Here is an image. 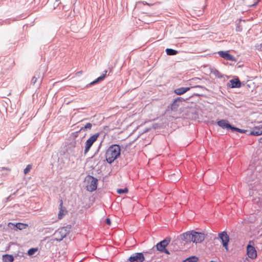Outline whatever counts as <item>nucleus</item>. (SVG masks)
<instances>
[{
  "label": "nucleus",
  "mask_w": 262,
  "mask_h": 262,
  "mask_svg": "<svg viewBox=\"0 0 262 262\" xmlns=\"http://www.w3.org/2000/svg\"><path fill=\"white\" fill-rule=\"evenodd\" d=\"M170 239L171 238L169 237H167L164 240L161 241L160 243L166 247L170 242Z\"/></svg>",
  "instance_id": "22"
},
{
  "label": "nucleus",
  "mask_w": 262,
  "mask_h": 262,
  "mask_svg": "<svg viewBox=\"0 0 262 262\" xmlns=\"http://www.w3.org/2000/svg\"><path fill=\"white\" fill-rule=\"evenodd\" d=\"M173 250L174 251H178V248H173Z\"/></svg>",
  "instance_id": "38"
},
{
  "label": "nucleus",
  "mask_w": 262,
  "mask_h": 262,
  "mask_svg": "<svg viewBox=\"0 0 262 262\" xmlns=\"http://www.w3.org/2000/svg\"><path fill=\"white\" fill-rule=\"evenodd\" d=\"M156 248H157V250L159 251L160 252H162L164 249L166 248L165 247H164L162 244H161L160 242L158 243L157 245H156Z\"/></svg>",
  "instance_id": "23"
},
{
  "label": "nucleus",
  "mask_w": 262,
  "mask_h": 262,
  "mask_svg": "<svg viewBox=\"0 0 262 262\" xmlns=\"http://www.w3.org/2000/svg\"><path fill=\"white\" fill-rule=\"evenodd\" d=\"M145 260V257L142 253H136L132 256V262H143Z\"/></svg>",
  "instance_id": "12"
},
{
  "label": "nucleus",
  "mask_w": 262,
  "mask_h": 262,
  "mask_svg": "<svg viewBox=\"0 0 262 262\" xmlns=\"http://www.w3.org/2000/svg\"><path fill=\"white\" fill-rule=\"evenodd\" d=\"M92 127V125L91 123H88L84 127H82L80 128V130H85V129H91Z\"/></svg>",
  "instance_id": "26"
},
{
  "label": "nucleus",
  "mask_w": 262,
  "mask_h": 262,
  "mask_svg": "<svg viewBox=\"0 0 262 262\" xmlns=\"http://www.w3.org/2000/svg\"><path fill=\"white\" fill-rule=\"evenodd\" d=\"M134 241H135V242L132 241V247L136 246L137 244V242H136V240L135 239H134Z\"/></svg>",
  "instance_id": "33"
},
{
  "label": "nucleus",
  "mask_w": 262,
  "mask_h": 262,
  "mask_svg": "<svg viewBox=\"0 0 262 262\" xmlns=\"http://www.w3.org/2000/svg\"><path fill=\"white\" fill-rule=\"evenodd\" d=\"M218 235L219 237L222 241L223 246L225 248V249L227 251H228V243L229 242V236L228 235L226 231H223L221 233H219Z\"/></svg>",
  "instance_id": "4"
},
{
  "label": "nucleus",
  "mask_w": 262,
  "mask_h": 262,
  "mask_svg": "<svg viewBox=\"0 0 262 262\" xmlns=\"http://www.w3.org/2000/svg\"><path fill=\"white\" fill-rule=\"evenodd\" d=\"M15 226L17 229L22 230L26 229L28 227V225L24 223H18L16 224Z\"/></svg>",
  "instance_id": "21"
},
{
  "label": "nucleus",
  "mask_w": 262,
  "mask_h": 262,
  "mask_svg": "<svg viewBox=\"0 0 262 262\" xmlns=\"http://www.w3.org/2000/svg\"><path fill=\"white\" fill-rule=\"evenodd\" d=\"M217 125L223 129H230L232 130L233 126L230 125L228 121L225 119H222L217 122Z\"/></svg>",
  "instance_id": "10"
},
{
  "label": "nucleus",
  "mask_w": 262,
  "mask_h": 262,
  "mask_svg": "<svg viewBox=\"0 0 262 262\" xmlns=\"http://www.w3.org/2000/svg\"><path fill=\"white\" fill-rule=\"evenodd\" d=\"M250 134L254 136H259L262 135V132H260L259 128H255L253 131L250 132Z\"/></svg>",
  "instance_id": "19"
},
{
  "label": "nucleus",
  "mask_w": 262,
  "mask_h": 262,
  "mask_svg": "<svg viewBox=\"0 0 262 262\" xmlns=\"http://www.w3.org/2000/svg\"><path fill=\"white\" fill-rule=\"evenodd\" d=\"M185 99L182 97L176 98L171 105V110L173 111H176L180 105V103L184 101Z\"/></svg>",
  "instance_id": "9"
},
{
  "label": "nucleus",
  "mask_w": 262,
  "mask_h": 262,
  "mask_svg": "<svg viewBox=\"0 0 262 262\" xmlns=\"http://www.w3.org/2000/svg\"><path fill=\"white\" fill-rule=\"evenodd\" d=\"M3 258L4 262H13L14 260V258L11 255H3Z\"/></svg>",
  "instance_id": "17"
},
{
  "label": "nucleus",
  "mask_w": 262,
  "mask_h": 262,
  "mask_svg": "<svg viewBox=\"0 0 262 262\" xmlns=\"http://www.w3.org/2000/svg\"><path fill=\"white\" fill-rule=\"evenodd\" d=\"M177 244V243H176V242H175V241H173V242H172V243H171V246H172V245H175V244Z\"/></svg>",
  "instance_id": "37"
},
{
  "label": "nucleus",
  "mask_w": 262,
  "mask_h": 262,
  "mask_svg": "<svg viewBox=\"0 0 262 262\" xmlns=\"http://www.w3.org/2000/svg\"><path fill=\"white\" fill-rule=\"evenodd\" d=\"M178 177L176 178H174V177L176 176V174L175 173H173V174H172L171 176V178H170V179L171 180V181H173V182H176L177 181H178L180 179V174H179V172H178Z\"/></svg>",
  "instance_id": "25"
},
{
  "label": "nucleus",
  "mask_w": 262,
  "mask_h": 262,
  "mask_svg": "<svg viewBox=\"0 0 262 262\" xmlns=\"http://www.w3.org/2000/svg\"><path fill=\"white\" fill-rule=\"evenodd\" d=\"M162 252H164L167 254H170V252L166 248L164 249V250Z\"/></svg>",
  "instance_id": "32"
},
{
  "label": "nucleus",
  "mask_w": 262,
  "mask_h": 262,
  "mask_svg": "<svg viewBox=\"0 0 262 262\" xmlns=\"http://www.w3.org/2000/svg\"><path fill=\"white\" fill-rule=\"evenodd\" d=\"M259 129H260V132H262V126L260 127H259Z\"/></svg>",
  "instance_id": "39"
},
{
  "label": "nucleus",
  "mask_w": 262,
  "mask_h": 262,
  "mask_svg": "<svg viewBox=\"0 0 262 262\" xmlns=\"http://www.w3.org/2000/svg\"><path fill=\"white\" fill-rule=\"evenodd\" d=\"M128 260L131 261V256L128 258Z\"/></svg>",
  "instance_id": "40"
},
{
  "label": "nucleus",
  "mask_w": 262,
  "mask_h": 262,
  "mask_svg": "<svg viewBox=\"0 0 262 262\" xmlns=\"http://www.w3.org/2000/svg\"><path fill=\"white\" fill-rule=\"evenodd\" d=\"M194 88H204V87H203V86H200V85H196V86H194Z\"/></svg>",
  "instance_id": "35"
},
{
  "label": "nucleus",
  "mask_w": 262,
  "mask_h": 262,
  "mask_svg": "<svg viewBox=\"0 0 262 262\" xmlns=\"http://www.w3.org/2000/svg\"><path fill=\"white\" fill-rule=\"evenodd\" d=\"M99 137L98 134L91 136L86 141L84 149V154H86L90 150L93 143L97 140Z\"/></svg>",
  "instance_id": "3"
},
{
  "label": "nucleus",
  "mask_w": 262,
  "mask_h": 262,
  "mask_svg": "<svg viewBox=\"0 0 262 262\" xmlns=\"http://www.w3.org/2000/svg\"><path fill=\"white\" fill-rule=\"evenodd\" d=\"M32 165H31V164L28 165L24 171L25 174H27L30 171V170L32 169Z\"/></svg>",
  "instance_id": "27"
},
{
  "label": "nucleus",
  "mask_w": 262,
  "mask_h": 262,
  "mask_svg": "<svg viewBox=\"0 0 262 262\" xmlns=\"http://www.w3.org/2000/svg\"><path fill=\"white\" fill-rule=\"evenodd\" d=\"M205 239V234L203 233L193 230V242L196 244L202 243Z\"/></svg>",
  "instance_id": "7"
},
{
  "label": "nucleus",
  "mask_w": 262,
  "mask_h": 262,
  "mask_svg": "<svg viewBox=\"0 0 262 262\" xmlns=\"http://www.w3.org/2000/svg\"><path fill=\"white\" fill-rule=\"evenodd\" d=\"M166 52L168 55H174L178 53V51L172 49H166Z\"/></svg>",
  "instance_id": "20"
},
{
  "label": "nucleus",
  "mask_w": 262,
  "mask_h": 262,
  "mask_svg": "<svg viewBox=\"0 0 262 262\" xmlns=\"http://www.w3.org/2000/svg\"><path fill=\"white\" fill-rule=\"evenodd\" d=\"M259 142L262 144V137L259 139Z\"/></svg>",
  "instance_id": "36"
},
{
  "label": "nucleus",
  "mask_w": 262,
  "mask_h": 262,
  "mask_svg": "<svg viewBox=\"0 0 262 262\" xmlns=\"http://www.w3.org/2000/svg\"><path fill=\"white\" fill-rule=\"evenodd\" d=\"M120 154V148L118 145H113L110 146L105 154L106 160L111 163L116 159Z\"/></svg>",
  "instance_id": "1"
},
{
  "label": "nucleus",
  "mask_w": 262,
  "mask_h": 262,
  "mask_svg": "<svg viewBox=\"0 0 262 262\" xmlns=\"http://www.w3.org/2000/svg\"><path fill=\"white\" fill-rule=\"evenodd\" d=\"M67 210L65 207H63V201L60 200L59 205V211L58 214V218L59 220L62 219L63 216L67 213Z\"/></svg>",
  "instance_id": "11"
},
{
  "label": "nucleus",
  "mask_w": 262,
  "mask_h": 262,
  "mask_svg": "<svg viewBox=\"0 0 262 262\" xmlns=\"http://www.w3.org/2000/svg\"><path fill=\"white\" fill-rule=\"evenodd\" d=\"M219 55L227 60L236 61V59L233 55L229 54L227 52L220 51L218 52Z\"/></svg>",
  "instance_id": "8"
},
{
  "label": "nucleus",
  "mask_w": 262,
  "mask_h": 262,
  "mask_svg": "<svg viewBox=\"0 0 262 262\" xmlns=\"http://www.w3.org/2000/svg\"><path fill=\"white\" fill-rule=\"evenodd\" d=\"M258 3V1L256 2L254 4L250 5V7L256 6L257 4Z\"/></svg>",
  "instance_id": "34"
},
{
  "label": "nucleus",
  "mask_w": 262,
  "mask_h": 262,
  "mask_svg": "<svg viewBox=\"0 0 262 262\" xmlns=\"http://www.w3.org/2000/svg\"><path fill=\"white\" fill-rule=\"evenodd\" d=\"M199 258L197 256H192L186 258V259L183 260V262H197Z\"/></svg>",
  "instance_id": "18"
},
{
  "label": "nucleus",
  "mask_w": 262,
  "mask_h": 262,
  "mask_svg": "<svg viewBox=\"0 0 262 262\" xmlns=\"http://www.w3.org/2000/svg\"><path fill=\"white\" fill-rule=\"evenodd\" d=\"M148 130V129H145L144 132H147Z\"/></svg>",
  "instance_id": "41"
},
{
  "label": "nucleus",
  "mask_w": 262,
  "mask_h": 262,
  "mask_svg": "<svg viewBox=\"0 0 262 262\" xmlns=\"http://www.w3.org/2000/svg\"><path fill=\"white\" fill-rule=\"evenodd\" d=\"M231 130L232 132L236 131L237 132H239V133H246L247 132V130L237 128V127H234V126H233V127H232V130Z\"/></svg>",
  "instance_id": "24"
},
{
  "label": "nucleus",
  "mask_w": 262,
  "mask_h": 262,
  "mask_svg": "<svg viewBox=\"0 0 262 262\" xmlns=\"http://www.w3.org/2000/svg\"><path fill=\"white\" fill-rule=\"evenodd\" d=\"M37 79L38 77L35 76L33 77L31 81V84L34 85L36 83Z\"/></svg>",
  "instance_id": "30"
},
{
  "label": "nucleus",
  "mask_w": 262,
  "mask_h": 262,
  "mask_svg": "<svg viewBox=\"0 0 262 262\" xmlns=\"http://www.w3.org/2000/svg\"><path fill=\"white\" fill-rule=\"evenodd\" d=\"M190 88H189V87H187V88L182 87V88H178V89H176L174 92L176 94H177L178 95H181L184 94L186 92L188 91L189 90H190Z\"/></svg>",
  "instance_id": "14"
},
{
  "label": "nucleus",
  "mask_w": 262,
  "mask_h": 262,
  "mask_svg": "<svg viewBox=\"0 0 262 262\" xmlns=\"http://www.w3.org/2000/svg\"><path fill=\"white\" fill-rule=\"evenodd\" d=\"M85 181L87 182L86 189L89 191H93L97 189L98 180L94 177L89 176L86 178Z\"/></svg>",
  "instance_id": "2"
},
{
  "label": "nucleus",
  "mask_w": 262,
  "mask_h": 262,
  "mask_svg": "<svg viewBox=\"0 0 262 262\" xmlns=\"http://www.w3.org/2000/svg\"><path fill=\"white\" fill-rule=\"evenodd\" d=\"M251 243H253V242H249V244ZM247 254L249 257L251 259H254L257 257L256 250L253 246L250 244H248L247 246Z\"/></svg>",
  "instance_id": "5"
},
{
  "label": "nucleus",
  "mask_w": 262,
  "mask_h": 262,
  "mask_svg": "<svg viewBox=\"0 0 262 262\" xmlns=\"http://www.w3.org/2000/svg\"><path fill=\"white\" fill-rule=\"evenodd\" d=\"M231 87L239 88L241 86V83L238 78L233 79L230 80Z\"/></svg>",
  "instance_id": "13"
},
{
  "label": "nucleus",
  "mask_w": 262,
  "mask_h": 262,
  "mask_svg": "<svg viewBox=\"0 0 262 262\" xmlns=\"http://www.w3.org/2000/svg\"><path fill=\"white\" fill-rule=\"evenodd\" d=\"M37 251V248H31L28 251V254L29 255H33Z\"/></svg>",
  "instance_id": "28"
},
{
  "label": "nucleus",
  "mask_w": 262,
  "mask_h": 262,
  "mask_svg": "<svg viewBox=\"0 0 262 262\" xmlns=\"http://www.w3.org/2000/svg\"><path fill=\"white\" fill-rule=\"evenodd\" d=\"M56 234L61 235V237L59 239L61 240L63 237H64L66 236L67 234V231L66 229H65L64 228H62L59 229L58 231H57L56 232Z\"/></svg>",
  "instance_id": "15"
},
{
  "label": "nucleus",
  "mask_w": 262,
  "mask_h": 262,
  "mask_svg": "<svg viewBox=\"0 0 262 262\" xmlns=\"http://www.w3.org/2000/svg\"><path fill=\"white\" fill-rule=\"evenodd\" d=\"M107 72V70L104 71V73L101 76L97 78L95 80L93 81L91 83V84H94L101 80H102L105 77L106 73Z\"/></svg>",
  "instance_id": "16"
},
{
  "label": "nucleus",
  "mask_w": 262,
  "mask_h": 262,
  "mask_svg": "<svg viewBox=\"0 0 262 262\" xmlns=\"http://www.w3.org/2000/svg\"><path fill=\"white\" fill-rule=\"evenodd\" d=\"M179 238L186 243L193 242V230L181 234Z\"/></svg>",
  "instance_id": "6"
},
{
  "label": "nucleus",
  "mask_w": 262,
  "mask_h": 262,
  "mask_svg": "<svg viewBox=\"0 0 262 262\" xmlns=\"http://www.w3.org/2000/svg\"><path fill=\"white\" fill-rule=\"evenodd\" d=\"M106 223L107 225H111V220L109 219V218H107L106 219Z\"/></svg>",
  "instance_id": "31"
},
{
  "label": "nucleus",
  "mask_w": 262,
  "mask_h": 262,
  "mask_svg": "<svg viewBox=\"0 0 262 262\" xmlns=\"http://www.w3.org/2000/svg\"><path fill=\"white\" fill-rule=\"evenodd\" d=\"M117 192L119 194H121L123 193H126V192H128V189L127 188L118 189H117Z\"/></svg>",
  "instance_id": "29"
}]
</instances>
